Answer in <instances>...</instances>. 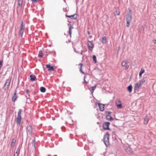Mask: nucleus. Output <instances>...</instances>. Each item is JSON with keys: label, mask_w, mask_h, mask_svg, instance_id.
<instances>
[{"label": "nucleus", "mask_w": 156, "mask_h": 156, "mask_svg": "<svg viewBox=\"0 0 156 156\" xmlns=\"http://www.w3.org/2000/svg\"><path fill=\"white\" fill-rule=\"evenodd\" d=\"M9 83H9V84H8L7 85V86H8V85H9Z\"/></svg>", "instance_id": "42"}, {"label": "nucleus", "mask_w": 156, "mask_h": 156, "mask_svg": "<svg viewBox=\"0 0 156 156\" xmlns=\"http://www.w3.org/2000/svg\"><path fill=\"white\" fill-rule=\"evenodd\" d=\"M27 131L30 133H32V126H28L27 128Z\"/></svg>", "instance_id": "14"}, {"label": "nucleus", "mask_w": 156, "mask_h": 156, "mask_svg": "<svg viewBox=\"0 0 156 156\" xmlns=\"http://www.w3.org/2000/svg\"><path fill=\"white\" fill-rule=\"evenodd\" d=\"M109 135L108 132H107L104 136V142L106 146L109 144Z\"/></svg>", "instance_id": "3"}, {"label": "nucleus", "mask_w": 156, "mask_h": 156, "mask_svg": "<svg viewBox=\"0 0 156 156\" xmlns=\"http://www.w3.org/2000/svg\"><path fill=\"white\" fill-rule=\"evenodd\" d=\"M25 25H23V22H22L20 26V29L19 31V34L21 37L22 36L23 33L24 31Z\"/></svg>", "instance_id": "4"}, {"label": "nucleus", "mask_w": 156, "mask_h": 156, "mask_svg": "<svg viewBox=\"0 0 156 156\" xmlns=\"http://www.w3.org/2000/svg\"><path fill=\"white\" fill-rule=\"evenodd\" d=\"M144 69H143V68H142L139 73V76H141L142 75V74L144 73Z\"/></svg>", "instance_id": "20"}, {"label": "nucleus", "mask_w": 156, "mask_h": 156, "mask_svg": "<svg viewBox=\"0 0 156 156\" xmlns=\"http://www.w3.org/2000/svg\"><path fill=\"white\" fill-rule=\"evenodd\" d=\"M87 33L88 34H90V33L89 31L87 32Z\"/></svg>", "instance_id": "39"}, {"label": "nucleus", "mask_w": 156, "mask_h": 156, "mask_svg": "<svg viewBox=\"0 0 156 156\" xmlns=\"http://www.w3.org/2000/svg\"><path fill=\"white\" fill-rule=\"evenodd\" d=\"M16 142V140L15 139H13L12 141L11 145L12 146H14Z\"/></svg>", "instance_id": "23"}, {"label": "nucleus", "mask_w": 156, "mask_h": 156, "mask_svg": "<svg viewBox=\"0 0 156 156\" xmlns=\"http://www.w3.org/2000/svg\"><path fill=\"white\" fill-rule=\"evenodd\" d=\"M115 104L118 108H121L122 107L121 101L119 99L116 100Z\"/></svg>", "instance_id": "6"}, {"label": "nucleus", "mask_w": 156, "mask_h": 156, "mask_svg": "<svg viewBox=\"0 0 156 156\" xmlns=\"http://www.w3.org/2000/svg\"><path fill=\"white\" fill-rule=\"evenodd\" d=\"M3 62L2 60H0V69L2 66Z\"/></svg>", "instance_id": "32"}, {"label": "nucleus", "mask_w": 156, "mask_h": 156, "mask_svg": "<svg viewBox=\"0 0 156 156\" xmlns=\"http://www.w3.org/2000/svg\"><path fill=\"white\" fill-rule=\"evenodd\" d=\"M106 37L105 36L103 37L102 38V42L104 44L106 42Z\"/></svg>", "instance_id": "22"}, {"label": "nucleus", "mask_w": 156, "mask_h": 156, "mask_svg": "<svg viewBox=\"0 0 156 156\" xmlns=\"http://www.w3.org/2000/svg\"><path fill=\"white\" fill-rule=\"evenodd\" d=\"M106 118L108 120H111L112 119V117L110 115H107L106 117Z\"/></svg>", "instance_id": "31"}, {"label": "nucleus", "mask_w": 156, "mask_h": 156, "mask_svg": "<svg viewBox=\"0 0 156 156\" xmlns=\"http://www.w3.org/2000/svg\"><path fill=\"white\" fill-rule=\"evenodd\" d=\"M128 90L130 92H131L132 91V86L130 85L129 86L127 87Z\"/></svg>", "instance_id": "25"}, {"label": "nucleus", "mask_w": 156, "mask_h": 156, "mask_svg": "<svg viewBox=\"0 0 156 156\" xmlns=\"http://www.w3.org/2000/svg\"><path fill=\"white\" fill-rule=\"evenodd\" d=\"M85 76H84V82H85V83H87L88 82V81L87 82V81L85 80Z\"/></svg>", "instance_id": "37"}, {"label": "nucleus", "mask_w": 156, "mask_h": 156, "mask_svg": "<svg viewBox=\"0 0 156 156\" xmlns=\"http://www.w3.org/2000/svg\"><path fill=\"white\" fill-rule=\"evenodd\" d=\"M153 42L154 44H156V40H153Z\"/></svg>", "instance_id": "35"}, {"label": "nucleus", "mask_w": 156, "mask_h": 156, "mask_svg": "<svg viewBox=\"0 0 156 156\" xmlns=\"http://www.w3.org/2000/svg\"><path fill=\"white\" fill-rule=\"evenodd\" d=\"M30 80L32 81H34L36 80V77L33 74H31L30 76Z\"/></svg>", "instance_id": "16"}, {"label": "nucleus", "mask_w": 156, "mask_h": 156, "mask_svg": "<svg viewBox=\"0 0 156 156\" xmlns=\"http://www.w3.org/2000/svg\"><path fill=\"white\" fill-rule=\"evenodd\" d=\"M40 91L41 92L44 93L45 92L46 89L44 87H41L40 88Z\"/></svg>", "instance_id": "24"}, {"label": "nucleus", "mask_w": 156, "mask_h": 156, "mask_svg": "<svg viewBox=\"0 0 156 156\" xmlns=\"http://www.w3.org/2000/svg\"><path fill=\"white\" fill-rule=\"evenodd\" d=\"M96 86L97 85H96L94 86L91 87L89 88V90H90L91 93H93L94 90H95L96 88Z\"/></svg>", "instance_id": "17"}, {"label": "nucleus", "mask_w": 156, "mask_h": 156, "mask_svg": "<svg viewBox=\"0 0 156 156\" xmlns=\"http://www.w3.org/2000/svg\"><path fill=\"white\" fill-rule=\"evenodd\" d=\"M19 153V150L17 149L16 153L14 154V156H18Z\"/></svg>", "instance_id": "28"}, {"label": "nucleus", "mask_w": 156, "mask_h": 156, "mask_svg": "<svg viewBox=\"0 0 156 156\" xmlns=\"http://www.w3.org/2000/svg\"><path fill=\"white\" fill-rule=\"evenodd\" d=\"M124 149L126 152L128 154H131L132 153V149L129 147H124Z\"/></svg>", "instance_id": "7"}, {"label": "nucleus", "mask_w": 156, "mask_h": 156, "mask_svg": "<svg viewBox=\"0 0 156 156\" xmlns=\"http://www.w3.org/2000/svg\"><path fill=\"white\" fill-rule=\"evenodd\" d=\"M120 14V12L119 11H118L117 10H116L114 12V15H119Z\"/></svg>", "instance_id": "30"}, {"label": "nucleus", "mask_w": 156, "mask_h": 156, "mask_svg": "<svg viewBox=\"0 0 156 156\" xmlns=\"http://www.w3.org/2000/svg\"><path fill=\"white\" fill-rule=\"evenodd\" d=\"M46 68L48 69L49 71H54L55 69L53 66H51L50 64H47L46 65Z\"/></svg>", "instance_id": "11"}, {"label": "nucleus", "mask_w": 156, "mask_h": 156, "mask_svg": "<svg viewBox=\"0 0 156 156\" xmlns=\"http://www.w3.org/2000/svg\"><path fill=\"white\" fill-rule=\"evenodd\" d=\"M96 105L98 104V106L99 107L100 110L101 111H103L104 110L105 105L104 104L100 103H97L96 104Z\"/></svg>", "instance_id": "9"}, {"label": "nucleus", "mask_w": 156, "mask_h": 156, "mask_svg": "<svg viewBox=\"0 0 156 156\" xmlns=\"http://www.w3.org/2000/svg\"><path fill=\"white\" fill-rule=\"evenodd\" d=\"M93 59L95 63H96L97 62L96 56L94 55L93 56Z\"/></svg>", "instance_id": "26"}, {"label": "nucleus", "mask_w": 156, "mask_h": 156, "mask_svg": "<svg viewBox=\"0 0 156 156\" xmlns=\"http://www.w3.org/2000/svg\"><path fill=\"white\" fill-rule=\"evenodd\" d=\"M130 22L129 21H126V26L127 27H128L129 26Z\"/></svg>", "instance_id": "33"}, {"label": "nucleus", "mask_w": 156, "mask_h": 156, "mask_svg": "<svg viewBox=\"0 0 156 156\" xmlns=\"http://www.w3.org/2000/svg\"><path fill=\"white\" fill-rule=\"evenodd\" d=\"M21 110L20 109L18 113L17 117L16 119V121L17 124L20 125L21 120Z\"/></svg>", "instance_id": "2"}, {"label": "nucleus", "mask_w": 156, "mask_h": 156, "mask_svg": "<svg viewBox=\"0 0 156 156\" xmlns=\"http://www.w3.org/2000/svg\"><path fill=\"white\" fill-rule=\"evenodd\" d=\"M31 1L33 3H35L37 2L38 0H31Z\"/></svg>", "instance_id": "34"}, {"label": "nucleus", "mask_w": 156, "mask_h": 156, "mask_svg": "<svg viewBox=\"0 0 156 156\" xmlns=\"http://www.w3.org/2000/svg\"><path fill=\"white\" fill-rule=\"evenodd\" d=\"M88 46L89 50L92 51L94 47V45L91 41H88L87 43Z\"/></svg>", "instance_id": "8"}, {"label": "nucleus", "mask_w": 156, "mask_h": 156, "mask_svg": "<svg viewBox=\"0 0 156 156\" xmlns=\"http://www.w3.org/2000/svg\"><path fill=\"white\" fill-rule=\"evenodd\" d=\"M38 56L42 58L43 57V52L42 51H40L39 54H38Z\"/></svg>", "instance_id": "27"}, {"label": "nucleus", "mask_w": 156, "mask_h": 156, "mask_svg": "<svg viewBox=\"0 0 156 156\" xmlns=\"http://www.w3.org/2000/svg\"><path fill=\"white\" fill-rule=\"evenodd\" d=\"M92 37L91 36H90L89 37L90 38H91Z\"/></svg>", "instance_id": "40"}, {"label": "nucleus", "mask_w": 156, "mask_h": 156, "mask_svg": "<svg viewBox=\"0 0 156 156\" xmlns=\"http://www.w3.org/2000/svg\"><path fill=\"white\" fill-rule=\"evenodd\" d=\"M68 26H69V32L70 34V36H71V30L73 28V26H71L70 24L68 25Z\"/></svg>", "instance_id": "19"}, {"label": "nucleus", "mask_w": 156, "mask_h": 156, "mask_svg": "<svg viewBox=\"0 0 156 156\" xmlns=\"http://www.w3.org/2000/svg\"><path fill=\"white\" fill-rule=\"evenodd\" d=\"M17 96L16 95V93L15 92L14 94V96L12 97V100L13 102H15L16 100Z\"/></svg>", "instance_id": "18"}, {"label": "nucleus", "mask_w": 156, "mask_h": 156, "mask_svg": "<svg viewBox=\"0 0 156 156\" xmlns=\"http://www.w3.org/2000/svg\"><path fill=\"white\" fill-rule=\"evenodd\" d=\"M26 92L27 93L29 94L30 92V91L28 90H27L26 91Z\"/></svg>", "instance_id": "36"}, {"label": "nucleus", "mask_w": 156, "mask_h": 156, "mask_svg": "<svg viewBox=\"0 0 156 156\" xmlns=\"http://www.w3.org/2000/svg\"><path fill=\"white\" fill-rule=\"evenodd\" d=\"M127 61L124 60L122 61L121 63V65L122 67H125L124 69L125 70H127L129 68V66L127 64Z\"/></svg>", "instance_id": "5"}, {"label": "nucleus", "mask_w": 156, "mask_h": 156, "mask_svg": "<svg viewBox=\"0 0 156 156\" xmlns=\"http://www.w3.org/2000/svg\"><path fill=\"white\" fill-rule=\"evenodd\" d=\"M83 51H82L81 52V53H80V54L81 55H82L83 54Z\"/></svg>", "instance_id": "38"}, {"label": "nucleus", "mask_w": 156, "mask_h": 156, "mask_svg": "<svg viewBox=\"0 0 156 156\" xmlns=\"http://www.w3.org/2000/svg\"><path fill=\"white\" fill-rule=\"evenodd\" d=\"M145 81V80L144 78H142L137 82L134 85V89L135 90H137L139 89L140 88L142 87V85L144 83Z\"/></svg>", "instance_id": "1"}, {"label": "nucleus", "mask_w": 156, "mask_h": 156, "mask_svg": "<svg viewBox=\"0 0 156 156\" xmlns=\"http://www.w3.org/2000/svg\"><path fill=\"white\" fill-rule=\"evenodd\" d=\"M79 65L80 66V72H81L83 73V74H84V72H83L82 70V66H83V64L82 63H80L79 64Z\"/></svg>", "instance_id": "29"}, {"label": "nucleus", "mask_w": 156, "mask_h": 156, "mask_svg": "<svg viewBox=\"0 0 156 156\" xmlns=\"http://www.w3.org/2000/svg\"><path fill=\"white\" fill-rule=\"evenodd\" d=\"M110 124V123L109 122H105L104 123L103 125V127L104 129H109V126Z\"/></svg>", "instance_id": "10"}, {"label": "nucleus", "mask_w": 156, "mask_h": 156, "mask_svg": "<svg viewBox=\"0 0 156 156\" xmlns=\"http://www.w3.org/2000/svg\"><path fill=\"white\" fill-rule=\"evenodd\" d=\"M18 3V6L21 7L22 5L23 0H16Z\"/></svg>", "instance_id": "15"}, {"label": "nucleus", "mask_w": 156, "mask_h": 156, "mask_svg": "<svg viewBox=\"0 0 156 156\" xmlns=\"http://www.w3.org/2000/svg\"><path fill=\"white\" fill-rule=\"evenodd\" d=\"M7 83V82H6L5 84V85H6Z\"/></svg>", "instance_id": "41"}, {"label": "nucleus", "mask_w": 156, "mask_h": 156, "mask_svg": "<svg viewBox=\"0 0 156 156\" xmlns=\"http://www.w3.org/2000/svg\"><path fill=\"white\" fill-rule=\"evenodd\" d=\"M149 119L147 118H145L144 119V124L146 125L147 124L149 121Z\"/></svg>", "instance_id": "21"}, {"label": "nucleus", "mask_w": 156, "mask_h": 156, "mask_svg": "<svg viewBox=\"0 0 156 156\" xmlns=\"http://www.w3.org/2000/svg\"><path fill=\"white\" fill-rule=\"evenodd\" d=\"M132 16L131 13L127 14L126 15V21L131 22L132 20Z\"/></svg>", "instance_id": "13"}, {"label": "nucleus", "mask_w": 156, "mask_h": 156, "mask_svg": "<svg viewBox=\"0 0 156 156\" xmlns=\"http://www.w3.org/2000/svg\"><path fill=\"white\" fill-rule=\"evenodd\" d=\"M66 17H69L71 19H76L77 18V16L76 14H75L72 15H68L66 14Z\"/></svg>", "instance_id": "12"}]
</instances>
